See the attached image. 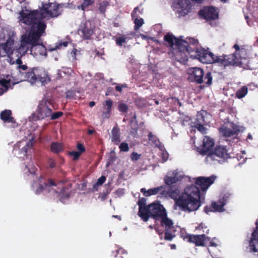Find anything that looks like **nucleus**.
<instances>
[{
	"mask_svg": "<svg viewBox=\"0 0 258 258\" xmlns=\"http://www.w3.org/2000/svg\"><path fill=\"white\" fill-rule=\"evenodd\" d=\"M233 47L234 48V49L236 50L235 53H236L237 56H240L241 53H243V52H245V50L244 48H240L239 46L237 44H235L233 46Z\"/></svg>",
	"mask_w": 258,
	"mask_h": 258,
	"instance_id": "obj_42",
	"label": "nucleus"
},
{
	"mask_svg": "<svg viewBox=\"0 0 258 258\" xmlns=\"http://www.w3.org/2000/svg\"><path fill=\"white\" fill-rule=\"evenodd\" d=\"M214 145V140L206 136L203 139L202 148L201 149V153L203 155H207L211 151V149Z\"/></svg>",
	"mask_w": 258,
	"mask_h": 258,
	"instance_id": "obj_20",
	"label": "nucleus"
},
{
	"mask_svg": "<svg viewBox=\"0 0 258 258\" xmlns=\"http://www.w3.org/2000/svg\"><path fill=\"white\" fill-rule=\"evenodd\" d=\"M187 73L189 75L188 80L190 82H195L198 84L203 82V77L204 72L200 68H190L187 70Z\"/></svg>",
	"mask_w": 258,
	"mask_h": 258,
	"instance_id": "obj_13",
	"label": "nucleus"
},
{
	"mask_svg": "<svg viewBox=\"0 0 258 258\" xmlns=\"http://www.w3.org/2000/svg\"><path fill=\"white\" fill-rule=\"evenodd\" d=\"M68 154L70 156H72L73 157V160L76 161L79 159L81 154L80 152L74 151L69 152Z\"/></svg>",
	"mask_w": 258,
	"mask_h": 258,
	"instance_id": "obj_44",
	"label": "nucleus"
},
{
	"mask_svg": "<svg viewBox=\"0 0 258 258\" xmlns=\"http://www.w3.org/2000/svg\"><path fill=\"white\" fill-rule=\"evenodd\" d=\"M188 239V241L189 242L194 243L197 246H204L206 235L205 234L202 235H188L186 236Z\"/></svg>",
	"mask_w": 258,
	"mask_h": 258,
	"instance_id": "obj_21",
	"label": "nucleus"
},
{
	"mask_svg": "<svg viewBox=\"0 0 258 258\" xmlns=\"http://www.w3.org/2000/svg\"><path fill=\"white\" fill-rule=\"evenodd\" d=\"M14 41V35L12 34L9 37L6 42L0 44V57L9 56L13 53Z\"/></svg>",
	"mask_w": 258,
	"mask_h": 258,
	"instance_id": "obj_12",
	"label": "nucleus"
},
{
	"mask_svg": "<svg viewBox=\"0 0 258 258\" xmlns=\"http://www.w3.org/2000/svg\"><path fill=\"white\" fill-rule=\"evenodd\" d=\"M175 232V229H166L164 232V239L168 241H171L173 238L175 236L173 234V232Z\"/></svg>",
	"mask_w": 258,
	"mask_h": 258,
	"instance_id": "obj_35",
	"label": "nucleus"
},
{
	"mask_svg": "<svg viewBox=\"0 0 258 258\" xmlns=\"http://www.w3.org/2000/svg\"><path fill=\"white\" fill-rule=\"evenodd\" d=\"M176 39H178L170 33L166 34L164 37V40L166 43L167 46L170 47L173 49L174 48L173 46L175 44Z\"/></svg>",
	"mask_w": 258,
	"mask_h": 258,
	"instance_id": "obj_28",
	"label": "nucleus"
},
{
	"mask_svg": "<svg viewBox=\"0 0 258 258\" xmlns=\"http://www.w3.org/2000/svg\"><path fill=\"white\" fill-rule=\"evenodd\" d=\"M63 115V112L61 111H57L51 112V115L49 116L50 119L52 120H55L61 117Z\"/></svg>",
	"mask_w": 258,
	"mask_h": 258,
	"instance_id": "obj_37",
	"label": "nucleus"
},
{
	"mask_svg": "<svg viewBox=\"0 0 258 258\" xmlns=\"http://www.w3.org/2000/svg\"><path fill=\"white\" fill-rule=\"evenodd\" d=\"M106 177L102 175L100 177H99L96 183V185H101L106 180Z\"/></svg>",
	"mask_w": 258,
	"mask_h": 258,
	"instance_id": "obj_53",
	"label": "nucleus"
},
{
	"mask_svg": "<svg viewBox=\"0 0 258 258\" xmlns=\"http://www.w3.org/2000/svg\"><path fill=\"white\" fill-rule=\"evenodd\" d=\"M164 182L165 183L169 186V188L170 187H174L173 185H172L173 184L177 182L178 179L176 177L173 176H166L164 177Z\"/></svg>",
	"mask_w": 258,
	"mask_h": 258,
	"instance_id": "obj_33",
	"label": "nucleus"
},
{
	"mask_svg": "<svg viewBox=\"0 0 258 258\" xmlns=\"http://www.w3.org/2000/svg\"><path fill=\"white\" fill-rule=\"evenodd\" d=\"M115 192L116 194L119 196H121L124 194V189L122 188H119L116 190Z\"/></svg>",
	"mask_w": 258,
	"mask_h": 258,
	"instance_id": "obj_59",
	"label": "nucleus"
},
{
	"mask_svg": "<svg viewBox=\"0 0 258 258\" xmlns=\"http://www.w3.org/2000/svg\"><path fill=\"white\" fill-rule=\"evenodd\" d=\"M198 43V40L193 38H189L188 40L176 39L175 45L176 49L173 48V50L186 52L190 55V57H191V51H194Z\"/></svg>",
	"mask_w": 258,
	"mask_h": 258,
	"instance_id": "obj_7",
	"label": "nucleus"
},
{
	"mask_svg": "<svg viewBox=\"0 0 258 258\" xmlns=\"http://www.w3.org/2000/svg\"><path fill=\"white\" fill-rule=\"evenodd\" d=\"M126 38L124 37H118L115 39L116 44L120 46H121L123 43L125 42Z\"/></svg>",
	"mask_w": 258,
	"mask_h": 258,
	"instance_id": "obj_46",
	"label": "nucleus"
},
{
	"mask_svg": "<svg viewBox=\"0 0 258 258\" xmlns=\"http://www.w3.org/2000/svg\"><path fill=\"white\" fill-rule=\"evenodd\" d=\"M230 196L231 195L229 194H226L223 196V197L222 198L219 199V201H221L222 204L224 203L225 206L228 202Z\"/></svg>",
	"mask_w": 258,
	"mask_h": 258,
	"instance_id": "obj_49",
	"label": "nucleus"
},
{
	"mask_svg": "<svg viewBox=\"0 0 258 258\" xmlns=\"http://www.w3.org/2000/svg\"><path fill=\"white\" fill-rule=\"evenodd\" d=\"M56 163L53 159H49L48 161V167L52 169L56 167Z\"/></svg>",
	"mask_w": 258,
	"mask_h": 258,
	"instance_id": "obj_52",
	"label": "nucleus"
},
{
	"mask_svg": "<svg viewBox=\"0 0 258 258\" xmlns=\"http://www.w3.org/2000/svg\"><path fill=\"white\" fill-rule=\"evenodd\" d=\"M109 5V3L107 1H103L99 4V10L101 13L104 14L106 11L107 7Z\"/></svg>",
	"mask_w": 258,
	"mask_h": 258,
	"instance_id": "obj_38",
	"label": "nucleus"
},
{
	"mask_svg": "<svg viewBox=\"0 0 258 258\" xmlns=\"http://www.w3.org/2000/svg\"><path fill=\"white\" fill-rule=\"evenodd\" d=\"M78 32L83 40L91 39L94 34V28L91 25V22L90 21L82 22L80 25Z\"/></svg>",
	"mask_w": 258,
	"mask_h": 258,
	"instance_id": "obj_11",
	"label": "nucleus"
},
{
	"mask_svg": "<svg viewBox=\"0 0 258 258\" xmlns=\"http://www.w3.org/2000/svg\"><path fill=\"white\" fill-rule=\"evenodd\" d=\"M126 87L127 86L126 84H122L121 85H118L115 86V90L119 92H121L122 91V88H126Z\"/></svg>",
	"mask_w": 258,
	"mask_h": 258,
	"instance_id": "obj_58",
	"label": "nucleus"
},
{
	"mask_svg": "<svg viewBox=\"0 0 258 258\" xmlns=\"http://www.w3.org/2000/svg\"><path fill=\"white\" fill-rule=\"evenodd\" d=\"M192 52V58L199 59L204 63H217V57L218 56L214 55L213 53L208 51L202 48L199 47V43L196 45V48Z\"/></svg>",
	"mask_w": 258,
	"mask_h": 258,
	"instance_id": "obj_5",
	"label": "nucleus"
},
{
	"mask_svg": "<svg viewBox=\"0 0 258 258\" xmlns=\"http://www.w3.org/2000/svg\"><path fill=\"white\" fill-rule=\"evenodd\" d=\"M159 221H160L161 225L165 227V230H174V229H175L172 220L167 217V212L160 219Z\"/></svg>",
	"mask_w": 258,
	"mask_h": 258,
	"instance_id": "obj_24",
	"label": "nucleus"
},
{
	"mask_svg": "<svg viewBox=\"0 0 258 258\" xmlns=\"http://www.w3.org/2000/svg\"><path fill=\"white\" fill-rule=\"evenodd\" d=\"M31 145L29 143H27L25 146H24L20 150L21 154L23 156H26L28 150L30 148Z\"/></svg>",
	"mask_w": 258,
	"mask_h": 258,
	"instance_id": "obj_43",
	"label": "nucleus"
},
{
	"mask_svg": "<svg viewBox=\"0 0 258 258\" xmlns=\"http://www.w3.org/2000/svg\"><path fill=\"white\" fill-rule=\"evenodd\" d=\"M141 157V154L135 152H133L130 155L131 159L133 161H138L140 159Z\"/></svg>",
	"mask_w": 258,
	"mask_h": 258,
	"instance_id": "obj_48",
	"label": "nucleus"
},
{
	"mask_svg": "<svg viewBox=\"0 0 258 258\" xmlns=\"http://www.w3.org/2000/svg\"><path fill=\"white\" fill-rule=\"evenodd\" d=\"M199 15L207 21L214 20L218 18L219 13L216 8L213 6H210L201 10L199 12Z\"/></svg>",
	"mask_w": 258,
	"mask_h": 258,
	"instance_id": "obj_14",
	"label": "nucleus"
},
{
	"mask_svg": "<svg viewBox=\"0 0 258 258\" xmlns=\"http://www.w3.org/2000/svg\"><path fill=\"white\" fill-rule=\"evenodd\" d=\"M164 187L165 186L162 185L153 188H150L148 190L145 188H142L141 189V192L143 193L145 197L155 195L159 192L162 196H165L167 195V191L165 190H162Z\"/></svg>",
	"mask_w": 258,
	"mask_h": 258,
	"instance_id": "obj_19",
	"label": "nucleus"
},
{
	"mask_svg": "<svg viewBox=\"0 0 258 258\" xmlns=\"http://www.w3.org/2000/svg\"><path fill=\"white\" fill-rule=\"evenodd\" d=\"M205 83L208 85H210L212 82V76L211 75V73L209 72L206 73L205 78Z\"/></svg>",
	"mask_w": 258,
	"mask_h": 258,
	"instance_id": "obj_40",
	"label": "nucleus"
},
{
	"mask_svg": "<svg viewBox=\"0 0 258 258\" xmlns=\"http://www.w3.org/2000/svg\"><path fill=\"white\" fill-rule=\"evenodd\" d=\"M166 213L165 208L159 202L149 204L148 205V209H147L148 221L150 217L156 221H158Z\"/></svg>",
	"mask_w": 258,
	"mask_h": 258,
	"instance_id": "obj_9",
	"label": "nucleus"
},
{
	"mask_svg": "<svg viewBox=\"0 0 258 258\" xmlns=\"http://www.w3.org/2000/svg\"><path fill=\"white\" fill-rule=\"evenodd\" d=\"M138 127L136 126L135 127H132L130 131V135H131L134 138L138 137Z\"/></svg>",
	"mask_w": 258,
	"mask_h": 258,
	"instance_id": "obj_50",
	"label": "nucleus"
},
{
	"mask_svg": "<svg viewBox=\"0 0 258 258\" xmlns=\"http://www.w3.org/2000/svg\"><path fill=\"white\" fill-rule=\"evenodd\" d=\"M219 131L225 137H230L234 136L233 133L232 132V130L224 125L220 127Z\"/></svg>",
	"mask_w": 258,
	"mask_h": 258,
	"instance_id": "obj_34",
	"label": "nucleus"
},
{
	"mask_svg": "<svg viewBox=\"0 0 258 258\" xmlns=\"http://www.w3.org/2000/svg\"><path fill=\"white\" fill-rule=\"evenodd\" d=\"M68 41H64L63 43H61L59 46L63 45L64 47H67L68 45Z\"/></svg>",
	"mask_w": 258,
	"mask_h": 258,
	"instance_id": "obj_64",
	"label": "nucleus"
},
{
	"mask_svg": "<svg viewBox=\"0 0 258 258\" xmlns=\"http://www.w3.org/2000/svg\"><path fill=\"white\" fill-rule=\"evenodd\" d=\"M112 105L113 102L111 99H108L105 101L103 104L104 111L102 113V116L103 119H107L110 117Z\"/></svg>",
	"mask_w": 258,
	"mask_h": 258,
	"instance_id": "obj_23",
	"label": "nucleus"
},
{
	"mask_svg": "<svg viewBox=\"0 0 258 258\" xmlns=\"http://www.w3.org/2000/svg\"><path fill=\"white\" fill-rule=\"evenodd\" d=\"M213 209L212 208V206L211 207L206 206L204 208V211L207 213L208 214L210 212H213Z\"/></svg>",
	"mask_w": 258,
	"mask_h": 258,
	"instance_id": "obj_60",
	"label": "nucleus"
},
{
	"mask_svg": "<svg viewBox=\"0 0 258 258\" xmlns=\"http://www.w3.org/2000/svg\"><path fill=\"white\" fill-rule=\"evenodd\" d=\"M216 179V176L212 175L210 177L200 176L196 179L195 184L198 185L203 191H206L208 187L212 185Z\"/></svg>",
	"mask_w": 258,
	"mask_h": 258,
	"instance_id": "obj_15",
	"label": "nucleus"
},
{
	"mask_svg": "<svg viewBox=\"0 0 258 258\" xmlns=\"http://www.w3.org/2000/svg\"><path fill=\"white\" fill-rule=\"evenodd\" d=\"M51 186H56V184L55 182L51 179H49L47 182V183H45V186L46 188Z\"/></svg>",
	"mask_w": 258,
	"mask_h": 258,
	"instance_id": "obj_54",
	"label": "nucleus"
},
{
	"mask_svg": "<svg viewBox=\"0 0 258 258\" xmlns=\"http://www.w3.org/2000/svg\"><path fill=\"white\" fill-rule=\"evenodd\" d=\"M195 127L201 133L206 134L207 128L204 126L203 124H195Z\"/></svg>",
	"mask_w": 258,
	"mask_h": 258,
	"instance_id": "obj_45",
	"label": "nucleus"
},
{
	"mask_svg": "<svg viewBox=\"0 0 258 258\" xmlns=\"http://www.w3.org/2000/svg\"><path fill=\"white\" fill-rule=\"evenodd\" d=\"M77 149H78L79 152H80L81 154L85 152V148L84 146L81 143H78L77 145Z\"/></svg>",
	"mask_w": 258,
	"mask_h": 258,
	"instance_id": "obj_51",
	"label": "nucleus"
},
{
	"mask_svg": "<svg viewBox=\"0 0 258 258\" xmlns=\"http://www.w3.org/2000/svg\"><path fill=\"white\" fill-rule=\"evenodd\" d=\"M16 63L19 64V66H20L22 64V60L20 58H19L16 60Z\"/></svg>",
	"mask_w": 258,
	"mask_h": 258,
	"instance_id": "obj_62",
	"label": "nucleus"
},
{
	"mask_svg": "<svg viewBox=\"0 0 258 258\" xmlns=\"http://www.w3.org/2000/svg\"><path fill=\"white\" fill-rule=\"evenodd\" d=\"M24 77L32 84L40 82L43 85H45L50 81L48 72L42 68H33L30 71L25 73Z\"/></svg>",
	"mask_w": 258,
	"mask_h": 258,
	"instance_id": "obj_4",
	"label": "nucleus"
},
{
	"mask_svg": "<svg viewBox=\"0 0 258 258\" xmlns=\"http://www.w3.org/2000/svg\"><path fill=\"white\" fill-rule=\"evenodd\" d=\"M63 5L56 3H42L39 11L34 10L27 14L26 23H32L34 20L43 21L44 19L48 20L50 18L57 17L61 13L59 8H62Z\"/></svg>",
	"mask_w": 258,
	"mask_h": 258,
	"instance_id": "obj_3",
	"label": "nucleus"
},
{
	"mask_svg": "<svg viewBox=\"0 0 258 258\" xmlns=\"http://www.w3.org/2000/svg\"><path fill=\"white\" fill-rule=\"evenodd\" d=\"M18 68L20 69H22L23 71H25L27 69V66L25 64H21L18 66Z\"/></svg>",
	"mask_w": 258,
	"mask_h": 258,
	"instance_id": "obj_61",
	"label": "nucleus"
},
{
	"mask_svg": "<svg viewBox=\"0 0 258 258\" xmlns=\"http://www.w3.org/2000/svg\"><path fill=\"white\" fill-rule=\"evenodd\" d=\"M83 2L80 5L77 6L78 10H81L85 11L88 9V8L93 4L95 0H82Z\"/></svg>",
	"mask_w": 258,
	"mask_h": 258,
	"instance_id": "obj_32",
	"label": "nucleus"
},
{
	"mask_svg": "<svg viewBox=\"0 0 258 258\" xmlns=\"http://www.w3.org/2000/svg\"><path fill=\"white\" fill-rule=\"evenodd\" d=\"M9 83V82L5 79H2L0 80V84L4 87L7 88Z\"/></svg>",
	"mask_w": 258,
	"mask_h": 258,
	"instance_id": "obj_57",
	"label": "nucleus"
},
{
	"mask_svg": "<svg viewBox=\"0 0 258 258\" xmlns=\"http://www.w3.org/2000/svg\"><path fill=\"white\" fill-rule=\"evenodd\" d=\"M170 187L167 194L175 201V206L179 209L188 213L197 211L201 206L200 189L197 185H191L184 189L179 195V190L176 187Z\"/></svg>",
	"mask_w": 258,
	"mask_h": 258,
	"instance_id": "obj_1",
	"label": "nucleus"
},
{
	"mask_svg": "<svg viewBox=\"0 0 258 258\" xmlns=\"http://www.w3.org/2000/svg\"><path fill=\"white\" fill-rule=\"evenodd\" d=\"M248 93V88L246 86H243L235 93V97L238 99H242Z\"/></svg>",
	"mask_w": 258,
	"mask_h": 258,
	"instance_id": "obj_31",
	"label": "nucleus"
},
{
	"mask_svg": "<svg viewBox=\"0 0 258 258\" xmlns=\"http://www.w3.org/2000/svg\"><path fill=\"white\" fill-rule=\"evenodd\" d=\"M232 132L233 133V135L238 134L240 132L239 126L236 124H233L232 126Z\"/></svg>",
	"mask_w": 258,
	"mask_h": 258,
	"instance_id": "obj_55",
	"label": "nucleus"
},
{
	"mask_svg": "<svg viewBox=\"0 0 258 258\" xmlns=\"http://www.w3.org/2000/svg\"><path fill=\"white\" fill-rule=\"evenodd\" d=\"M175 8L178 9L180 16H184L190 12L189 2L188 0H178L175 3Z\"/></svg>",
	"mask_w": 258,
	"mask_h": 258,
	"instance_id": "obj_16",
	"label": "nucleus"
},
{
	"mask_svg": "<svg viewBox=\"0 0 258 258\" xmlns=\"http://www.w3.org/2000/svg\"><path fill=\"white\" fill-rule=\"evenodd\" d=\"M30 49L31 54L34 57H37L39 56H47V50L44 45L42 44L38 43L31 45Z\"/></svg>",
	"mask_w": 258,
	"mask_h": 258,
	"instance_id": "obj_18",
	"label": "nucleus"
},
{
	"mask_svg": "<svg viewBox=\"0 0 258 258\" xmlns=\"http://www.w3.org/2000/svg\"><path fill=\"white\" fill-rule=\"evenodd\" d=\"M172 57L174 59L180 63L184 64L188 60V53L184 51H172Z\"/></svg>",
	"mask_w": 258,
	"mask_h": 258,
	"instance_id": "obj_22",
	"label": "nucleus"
},
{
	"mask_svg": "<svg viewBox=\"0 0 258 258\" xmlns=\"http://www.w3.org/2000/svg\"><path fill=\"white\" fill-rule=\"evenodd\" d=\"M128 106L125 103H120L118 106V109L121 112L125 113L127 111Z\"/></svg>",
	"mask_w": 258,
	"mask_h": 258,
	"instance_id": "obj_41",
	"label": "nucleus"
},
{
	"mask_svg": "<svg viewBox=\"0 0 258 258\" xmlns=\"http://www.w3.org/2000/svg\"><path fill=\"white\" fill-rule=\"evenodd\" d=\"M98 186L96 185V183H95L93 186V191H97Z\"/></svg>",
	"mask_w": 258,
	"mask_h": 258,
	"instance_id": "obj_63",
	"label": "nucleus"
},
{
	"mask_svg": "<svg viewBox=\"0 0 258 258\" xmlns=\"http://www.w3.org/2000/svg\"><path fill=\"white\" fill-rule=\"evenodd\" d=\"M45 188H46L45 186V184L44 185L43 184H40L37 189L36 190V194H39L41 192H42Z\"/></svg>",
	"mask_w": 258,
	"mask_h": 258,
	"instance_id": "obj_56",
	"label": "nucleus"
},
{
	"mask_svg": "<svg viewBox=\"0 0 258 258\" xmlns=\"http://www.w3.org/2000/svg\"><path fill=\"white\" fill-rule=\"evenodd\" d=\"M52 104L51 100L43 98L39 102L35 113L33 115H36L38 120H42L51 115Z\"/></svg>",
	"mask_w": 258,
	"mask_h": 258,
	"instance_id": "obj_6",
	"label": "nucleus"
},
{
	"mask_svg": "<svg viewBox=\"0 0 258 258\" xmlns=\"http://www.w3.org/2000/svg\"><path fill=\"white\" fill-rule=\"evenodd\" d=\"M146 199L145 198H142L138 202V205L139 207L138 215L145 222L148 221V216L147 215V209L148 205H146Z\"/></svg>",
	"mask_w": 258,
	"mask_h": 258,
	"instance_id": "obj_17",
	"label": "nucleus"
},
{
	"mask_svg": "<svg viewBox=\"0 0 258 258\" xmlns=\"http://www.w3.org/2000/svg\"><path fill=\"white\" fill-rule=\"evenodd\" d=\"M205 117L202 113L198 112L197 115V118L195 121V124H204L205 122Z\"/></svg>",
	"mask_w": 258,
	"mask_h": 258,
	"instance_id": "obj_36",
	"label": "nucleus"
},
{
	"mask_svg": "<svg viewBox=\"0 0 258 258\" xmlns=\"http://www.w3.org/2000/svg\"><path fill=\"white\" fill-rule=\"evenodd\" d=\"M224 206V203L222 204L219 200L218 202H213L212 203V208L213 209V212H223L225 210Z\"/></svg>",
	"mask_w": 258,
	"mask_h": 258,
	"instance_id": "obj_30",
	"label": "nucleus"
},
{
	"mask_svg": "<svg viewBox=\"0 0 258 258\" xmlns=\"http://www.w3.org/2000/svg\"><path fill=\"white\" fill-rule=\"evenodd\" d=\"M50 150L52 152L58 154L63 150V148L61 143L53 142L51 144Z\"/></svg>",
	"mask_w": 258,
	"mask_h": 258,
	"instance_id": "obj_29",
	"label": "nucleus"
},
{
	"mask_svg": "<svg viewBox=\"0 0 258 258\" xmlns=\"http://www.w3.org/2000/svg\"><path fill=\"white\" fill-rule=\"evenodd\" d=\"M217 63L221 66L224 67L228 66H240L242 64L241 61L242 57L237 56L236 53L229 55H219L217 57Z\"/></svg>",
	"mask_w": 258,
	"mask_h": 258,
	"instance_id": "obj_8",
	"label": "nucleus"
},
{
	"mask_svg": "<svg viewBox=\"0 0 258 258\" xmlns=\"http://www.w3.org/2000/svg\"><path fill=\"white\" fill-rule=\"evenodd\" d=\"M137 11H139L138 7H136L133 13H132V17L133 19L135 18L134 20L135 26L134 29L137 31L144 24V20L142 18L138 19L136 16Z\"/></svg>",
	"mask_w": 258,
	"mask_h": 258,
	"instance_id": "obj_25",
	"label": "nucleus"
},
{
	"mask_svg": "<svg viewBox=\"0 0 258 258\" xmlns=\"http://www.w3.org/2000/svg\"><path fill=\"white\" fill-rule=\"evenodd\" d=\"M148 139L150 141L152 142L154 144H157L159 142L158 138L155 135H153L152 132H149Z\"/></svg>",
	"mask_w": 258,
	"mask_h": 258,
	"instance_id": "obj_39",
	"label": "nucleus"
},
{
	"mask_svg": "<svg viewBox=\"0 0 258 258\" xmlns=\"http://www.w3.org/2000/svg\"><path fill=\"white\" fill-rule=\"evenodd\" d=\"M119 148L120 151L122 152H127L129 150L128 145L126 143L123 142L121 143Z\"/></svg>",
	"mask_w": 258,
	"mask_h": 258,
	"instance_id": "obj_47",
	"label": "nucleus"
},
{
	"mask_svg": "<svg viewBox=\"0 0 258 258\" xmlns=\"http://www.w3.org/2000/svg\"><path fill=\"white\" fill-rule=\"evenodd\" d=\"M11 115L12 111L10 110H5L1 113V118L5 122H14V118Z\"/></svg>",
	"mask_w": 258,
	"mask_h": 258,
	"instance_id": "obj_27",
	"label": "nucleus"
},
{
	"mask_svg": "<svg viewBox=\"0 0 258 258\" xmlns=\"http://www.w3.org/2000/svg\"><path fill=\"white\" fill-rule=\"evenodd\" d=\"M208 158L220 162L229 158L230 155L226 147L218 146L208 153Z\"/></svg>",
	"mask_w": 258,
	"mask_h": 258,
	"instance_id": "obj_10",
	"label": "nucleus"
},
{
	"mask_svg": "<svg viewBox=\"0 0 258 258\" xmlns=\"http://www.w3.org/2000/svg\"><path fill=\"white\" fill-rule=\"evenodd\" d=\"M20 21L24 24L31 25L30 31L27 35H23L22 36L21 45L25 46L27 44L31 45L38 44L41 42V37L45 34L46 25L43 21H32L30 23L25 20L27 19V14L22 12L21 14Z\"/></svg>",
	"mask_w": 258,
	"mask_h": 258,
	"instance_id": "obj_2",
	"label": "nucleus"
},
{
	"mask_svg": "<svg viewBox=\"0 0 258 258\" xmlns=\"http://www.w3.org/2000/svg\"><path fill=\"white\" fill-rule=\"evenodd\" d=\"M119 131L117 126H114L111 131V141L116 145H118L120 142Z\"/></svg>",
	"mask_w": 258,
	"mask_h": 258,
	"instance_id": "obj_26",
	"label": "nucleus"
}]
</instances>
